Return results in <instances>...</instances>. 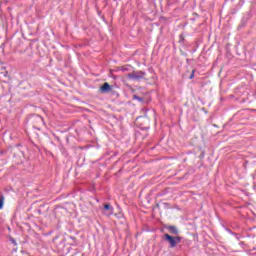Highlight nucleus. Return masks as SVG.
I'll list each match as a JSON object with an SVG mask.
<instances>
[{"instance_id":"obj_3","label":"nucleus","mask_w":256,"mask_h":256,"mask_svg":"<svg viewBox=\"0 0 256 256\" xmlns=\"http://www.w3.org/2000/svg\"><path fill=\"white\" fill-rule=\"evenodd\" d=\"M33 124L35 129H40L42 125H45V121L43 120V117L36 115L33 117Z\"/></svg>"},{"instance_id":"obj_2","label":"nucleus","mask_w":256,"mask_h":256,"mask_svg":"<svg viewBox=\"0 0 256 256\" xmlns=\"http://www.w3.org/2000/svg\"><path fill=\"white\" fill-rule=\"evenodd\" d=\"M128 79L131 81H139V79H143L145 77V72H132L127 75Z\"/></svg>"},{"instance_id":"obj_1","label":"nucleus","mask_w":256,"mask_h":256,"mask_svg":"<svg viewBox=\"0 0 256 256\" xmlns=\"http://www.w3.org/2000/svg\"><path fill=\"white\" fill-rule=\"evenodd\" d=\"M164 238L166 239V241H168L171 249H174L176 245H179V243H181V237L179 236L173 237L169 234H165Z\"/></svg>"},{"instance_id":"obj_6","label":"nucleus","mask_w":256,"mask_h":256,"mask_svg":"<svg viewBox=\"0 0 256 256\" xmlns=\"http://www.w3.org/2000/svg\"><path fill=\"white\" fill-rule=\"evenodd\" d=\"M104 209L106 211H110V215H111V213H113V208H111V205H109V204H105L104 205Z\"/></svg>"},{"instance_id":"obj_7","label":"nucleus","mask_w":256,"mask_h":256,"mask_svg":"<svg viewBox=\"0 0 256 256\" xmlns=\"http://www.w3.org/2000/svg\"><path fill=\"white\" fill-rule=\"evenodd\" d=\"M4 205H5V198L3 196H0V209H3Z\"/></svg>"},{"instance_id":"obj_8","label":"nucleus","mask_w":256,"mask_h":256,"mask_svg":"<svg viewBox=\"0 0 256 256\" xmlns=\"http://www.w3.org/2000/svg\"><path fill=\"white\" fill-rule=\"evenodd\" d=\"M133 99H136L137 101H140V102L143 101V98H141V97H139V96H137V95H134V96H133Z\"/></svg>"},{"instance_id":"obj_4","label":"nucleus","mask_w":256,"mask_h":256,"mask_svg":"<svg viewBox=\"0 0 256 256\" xmlns=\"http://www.w3.org/2000/svg\"><path fill=\"white\" fill-rule=\"evenodd\" d=\"M113 91V86L109 85V83L105 82L100 88V93H111Z\"/></svg>"},{"instance_id":"obj_9","label":"nucleus","mask_w":256,"mask_h":256,"mask_svg":"<svg viewBox=\"0 0 256 256\" xmlns=\"http://www.w3.org/2000/svg\"><path fill=\"white\" fill-rule=\"evenodd\" d=\"M195 71L192 72V74L190 75V79H193L195 77Z\"/></svg>"},{"instance_id":"obj_5","label":"nucleus","mask_w":256,"mask_h":256,"mask_svg":"<svg viewBox=\"0 0 256 256\" xmlns=\"http://www.w3.org/2000/svg\"><path fill=\"white\" fill-rule=\"evenodd\" d=\"M166 229L171 235H179V229L176 226H167Z\"/></svg>"}]
</instances>
